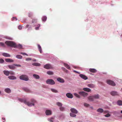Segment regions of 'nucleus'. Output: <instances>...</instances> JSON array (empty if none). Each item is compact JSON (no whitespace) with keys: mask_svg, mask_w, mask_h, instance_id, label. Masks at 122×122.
Masks as SVG:
<instances>
[{"mask_svg":"<svg viewBox=\"0 0 122 122\" xmlns=\"http://www.w3.org/2000/svg\"><path fill=\"white\" fill-rule=\"evenodd\" d=\"M0 46H1L3 47H5V45L2 42H0Z\"/></svg>","mask_w":122,"mask_h":122,"instance_id":"41","label":"nucleus"},{"mask_svg":"<svg viewBox=\"0 0 122 122\" xmlns=\"http://www.w3.org/2000/svg\"><path fill=\"white\" fill-rule=\"evenodd\" d=\"M110 94L112 96L117 95H118V92L116 91H112L110 93Z\"/></svg>","mask_w":122,"mask_h":122,"instance_id":"9","label":"nucleus"},{"mask_svg":"<svg viewBox=\"0 0 122 122\" xmlns=\"http://www.w3.org/2000/svg\"><path fill=\"white\" fill-rule=\"evenodd\" d=\"M74 95L76 97L78 98H80L81 97L80 96L76 93H74Z\"/></svg>","mask_w":122,"mask_h":122,"instance_id":"32","label":"nucleus"},{"mask_svg":"<svg viewBox=\"0 0 122 122\" xmlns=\"http://www.w3.org/2000/svg\"><path fill=\"white\" fill-rule=\"evenodd\" d=\"M71 116L72 117H75L76 116V115L72 113H71L70 114Z\"/></svg>","mask_w":122,"mask_h":122,"instance_id":"38","label":"nucleus"},{"mask_svg":"<svg viewBox=\"0 0 122 122\" xmlns=\"http://www.w3.org/2000/svg\"><path fill=\"white\" fill-rule=\"evenodd\" d=\"M121 112L122 113V110L121 111Z\"/></svg>","mask_w":122,"mask_h":122,"instance_id":"59","label":"nucleus"},{"mask_svg":"<svg viewBox=\"0 0 122 122\" xmlns=\"http://www.w3.org/2000/svg\"><path fill=\"white\" fill-rule=\"evenodd\" d=\"M29 25H27L26 26V27L27 28L29 26Z\"/></svg>","mask_w":122,"mask_h":122,"instance_id":"58","label":"nucleus"},{"mask_svg":"<svg viewBox=\"0 0 122 122\" xmlns=\"http://www.w3.org/2000/svg\"><path fill=\"white\" fill-rule=\"evenodd\" d=\"M121 36H122V35H121Z\"/></svg>","mask_w":122,"mask_h":122,"instance_id":"64","label":"nucleus"},{"mask_svg":"<svg viewBox=\"0 0 122 122\" xmlns=\"http://www.w3.org/2000/svg\"><path fill=\"white\" fill-rule=\"evenodd\" d=\"M97 111L98 112L102 113L104 112L103 110L101 108H99L97 110Z\"/></svg>","mask_w":122,"mask_h":122,"instance_id":"21","label":"nucleus"},{"mask_svg":"<svg viewBox=\"0 0 122 122\" xmlns=\"http://www.w3.org/2000/svg\"><path fill=\"white\" fill-rule=\"evenodd\" d=\"M35 29L36 30H38L39 29V27H37L35 28Z\"/></svg>","mask_w":122,"mask_h":122,"instance_id":"55","label":"nucleus"},{"mask_svg":"<svg viewBox=\"0 0 122 122\" xmlns=\"http://www.w3.org/2000/svg\"><path fill=\"white\" fill-rule=\"evenodd\" d=\"M5 60L7 62H13V60L10 59H6Z\"/></svg>","mask_w":122,"mask_h":122,"instance_id":"15","label":"nucleus"},{"mask_svg":"<svg viewBox=\"0 0 122 122\" xmlns=\"http://www.w3.org/2000/svg\"><path fill=\"white\" fill-rule=\"evenodd\" d=\"M56 105L60 107H61L62 106V104L61 103L59 102H57L56 103Z\"/></svg>","mask_w":122,"mask_h":122,"instance_id":"31","label":"nucleus"},{"mask_svg":"<svg viewBox=\"0 0 122 122\" xmlns=\"http://www.w3.org/2000/svg\"><path fill=\"white\" fill-rule=\"evenodd\" d=\"M89 100L91 101H93L94 100V99L93 96H90L88 97Z\"/></svg>","mask_w":122,"mask_h":122,"instance_id":"18","label":"nucleus"},{"mask_svg":"<svg viewBox=\"0 0 122 122\" xmlns=\"http://www.w3.org/2000/svg\"><path fill=\"white\" fill-rule=\"evenodd\" d=\"M5 92L7 93H10L11 92V90L10 89L7 88L5 89Z\"/></svg>","mask_w":122,"mask_h":122,"instance_id":"28","label":"nucleus"},{"mask_svg":"<svg viewBox=\"0 0 122 122\" xmlns=\"http://www.w3.org/2000/svg\"><path fill=\"white\" fill-rule=\"evenodd\" d=\"M47 84L51 85L54 84L55 83V82L52 79H48L46 81Z\"/></svg>","mask_w":122,"mask_h":122,"instance_id":"4","label":"nucleus"},{"mask_svg":"<svg viewBox=\"0 0 122 122\" xmlns=\"http://www.w3.org/2000/svg\"><path fill=\"white\" fill-rule=\"evenodd\" d=\"M62 68L65 69V68Z\"/></svg>","mask_w":122,"mask_h":122,"instance_id":"61","label":"nucleus"},{"mask_svg":"<svg viewBox=\"0 0 122 122\" xmlns=\"http://www.w3.org/2000/svg\"><path fill=\"white\" fill-rule=\"evenodd\" d=\"M57 80L58 81L61 83H63L65 82L64 79L60 77L58 78L57 79Z\"/></svg>","mask_w":122,"mask_h":122,"instance_id":"8","label":"nucleus"},{"mask_svg":"<svg viewBox=\"0 0 122 122\" xmlns=\"http://www.w3.org/2000/svg\"><path fill=\"white\" fill-rule=\"evenodd\" d=\"M11 80H15L16 79V77L14 76H10L8 77Z\"/></svg>","mask_w":122,"mask_h":122,"instance_id":"22","label":"nucleus"},{"mask_svg":"<svg viewBox=\"0 0 122 122\" xmlns=\"http://www.w3.org/2000/svg\"><path fill=\"white\" fill-rule=\"evenodd\" d=\"M89 70L90 72L92 73H96L97 72V70L94 69L90 68Z\"/></svg>","mask_w":122,"mask_h":122,"instance_id":"19","label":"nucleus"},{"mask_svg":"<svg viewBox=\"0 0 122 122\" xmlns=\"http://www.w3.org/2000/svg\"><path fill=\"white\" fill-rule=\"evenodd\" d=\"M20 78L22 80L27 81L28 80L29 78L28 76L25 75H22L20 77Z\"/></svg>","mask_w":122,"mask_h":122,"instance_id":"3","label":"nucleus"},{"mask_svg":"<svg viewBox=\"0 0 122 122\" xmlns=\"http://www.w3.org/2000/svg\"><path fill=\"white\" fill-rule=\"evenodd\" d=\"M22 28V27L21 25H19L18 27V28L19 30H21Z\"/></svg>","mask_w":122,"mask_h":122,"instance_id":"50","label":"nucleus"},{"mask_svg":"<svg viewBox=\"0 0 122 122\" xmlns=\"http://www.w3.org/2000/svg\"><path fill=\"white\" fill-rule=\"evenodd\" d=\"M107 83L113 86H115L116 85L115 83L112 81L108 80H107Z\"/></svg>","mask_w":122,"mask_h":122,"instance_id":"6","label":"nucleus"},{"mask_svg":"<svg viewBox=\"0 0 122 122\" xmlns=\"http://www.w3.org/2000/svg\"><path fill=\"white\" fill-rule=\"evenodd\" d=\"M5 38L7 39L10 40H12V38H11V37H10L6 36L5 37Z\"/></svg>","mask_w":122,"mask_h":122,"instance_id":"44","label":"nucleus"},{"mask_svg":"<svg viewBox=\"0 0 122 122\" xmlns=\"http://www.w3.org/2000/svg\"><path fill=\"white\" fill-rule=\"evenodd\" d=\"M74 67L75 68H76V67Z\"/></svg>","mask_w":122,"mask_h":122,"instance_id":"60","label":"nucleus"},{"mask_svg":"<svg viewBox=\"0 0 122 122\" xmlns=\"http://www.w3.org/2000/svg\"><path fill=\"white\" fill-rule=\"evenodd\" d=\"M87 86L89 87L92 88L95 87V85L93 84H89L87 85Z\"/></svg>","mask_w":122,"mask_h":122,"instance_id":"16","label":"nucleus"},{"mask_svg":"<svg viewBox=\"0 0 122 122\" xmlns=\"http://www.w3.org/2000/svg\"><path fill=\"white\" fill-rule=\"evenodd\" d=\"M24 89L25 91L27 92H30V91L27 88H24Z\"/></svg>","mask_w":122,"mask_h":122,"instance_id":"37","label":"nucleus"},{"mask_svg":"<svg viewBox=\"0 0 122 122\" xmlns=\"http://www.w3.org/2000/svg\"><path fill=\"white\" fill-rule=\"evenodd\" d=\"M64 66H65L67 69L69 70L70 69V67L67 64L64 63Z\"/></svg>","mask_w":122,"mask_h":122,"instance_id":"27","label":"nucleus"},{"mask_svg":"<svg viewBox=\"0 0 122 122\" xmlns=\"http://www.w3.org/2000/svg\"><path fill=\"white\" fill-rule=\"evenodd\" d=\"M44 68L47 69H49L52 68V66L49 64H47L44 66Z\"/></svg>","mask_w":122,"mask_h":122,"instance_id":"7","label":"nucleus"},{"mask_svg":"<svg viewBox=\"0 0 122 122\" xmlns=\"http://www.w3.org/2000/svg\"><path fill=\"white\" fill-rule=\"evenodd\" d=\"M37 46L39 51H40L41 53L42 52V51L41 46L39 44L37 45Z\"/></svg>","mask_w":122,"mask_h":122,"instance_id":"24","label":"nucleus"},{"mask_svg":"<svg viewBox=\"0 0 122 122\" xmlns=\"http://www.w3.org/2000/svg\"><path fill=\"white\" fill-rule=\"evenodd\" d=\"M37 22V19H33L32 21V23H36Z\"/></svg>","mask_w":122,"mask_h":122,"instance_id":"40","label":"nucleus"},{"mask_svg":"<svg viewBox=\"0 0 122 122\" xmlns=\"http://www.w3.org/2000/svg\"><path fill=\"white\" fill-rule=\"evenodd\" d=\"M117 104L119 106L122 105V101L120 100H118L117 102Z\"/></svg>","mask_w":122,"mask_h":122,"instance_id":"26","label":"nucleus"},{"mask_svg":"<svg viewBox=\"0 0 122 122\" xmlns=\"http://www.w3.org/2000/svg\"><path fill=\"white\" fill-rule=\"evenodd\" d=\"M73 72H76V73H78V74H79V72H77V71H75V70H74V71H73Z\"/></svg>","mask_w":122,"mask_h":122,"instance_id":"56","label":"nucleus"},{"mask_svg":"<svg viewBox=\"0 0 122 122\" xmlns=\"http://www.w3.org/2000/svg\"><path fill=\"white\" fill-rule=\"evenodd\" d=\"M5 43L8 46L14 48H17L19 49H21L22 48V46L20 44L16 45L14 42L10 41H6Z\"/></svg>","mask_w":122,"mask_h":122,"instance_id":"1","label":"nucleus"},{"mask_svg":"<svg viewBox=\"0 0 122 122\" xmlns=\"http://www.w3.org/2000/svg\"><path fill=\"white\" fill-rule=\"evenodd\" d=\"M20 54L24 55H26L27 56H28V55L26 53H25L21 52L20 53Z\"/></svg>","mask_w":122,"mask_h":122,"instance_id":"49","label":"nucleus"},{"mask_svg":"<svg viewBox=\"0 0 122 122\" xmlns=\"http://www.w3.org/2000/svg\"><path fill=\"white\" fill-rule=\"evenodd\" d=\"M53 119L54 118L53 117H51L50 119H49L48 120L51 122H53Z\"/></svg>","mask_w":122,"mask_h":122,"instance_id":"42","label":"nucleus"},{"mask_svg":"<svg viewBox=\"0 0 122 122\" xmlns=\"http://www.w3.org/2000/svg\"><path fill=\"white\" fill-rule=\"evenodd\" d=\"M31 60V59L30 58H26V60L27 61H30Z\"/></svg>","mask_w":122,"mask_h":122,"instance_id":"48","label":"nucleus"},{"mask_svg":"<svg viewBox=\"0 0 122 122\" xmlns=\"http://www.w3.org/2000/svg\"><path fill=\"white\" fill-rule=\"evenodd\" d=\"M8 66L10 69L12 70L14 69L15 68L14 64L13 65H9Z\"/></svg>","mask_w":122,"mask_h":122,"instance_id":"20","label":"nucleus"},{"mask_svg":"<svg viewBox=\"0 0 122 122\" xmlns=\"http://www.w3.org/2000/svg\"><path fill=\"white\" fill-rule=\"evenodd\" d=\"M104 116L106 117H108L110 116V115L109 113H107V114L105 115Z\"/></svg>","mask_w":122,"mask_h":122,"instance_id":"46","label":"nucleus"},{"mask_svg":"<svg viewBox=\"0 0 122 122\" xmlns=\"http://www.w3.org/2000/svg\"><path fill=\"white\" fill-rule=\"evenodd\" d=\"M71 111L72 113H74L75 114L77 113L78 112L74 108H72L71 109Z\"/></svg>","mask_w":122,"mask_h":122,"instance_id":"12","label":"nucleus"},{"mask_svg":"<svg viewBox=\"0 0 122 122\" xmlns=\"http://www.w3.org/2000/svg\"><path fill=\"white\" fill-rule=\"evenodd\" d=\"M103 112L104 114H106L108 112V111H104Z\"/></svg>","mask_w":122,"mask_h":122,"instance_id":"53","label":"nucleus"},{"mask_svg":"<svg viewBox=\"0 0 122 122\" xmlns=\"http://www.w3.org/2000/svg\"><path fill=\"white\" fill-rule=\"evenodd\" d=\"M83 89L84 91L88 92H90L91 91V90L90 89L88 88H84Z\"/></svg>","mask_w":122,"mask_h":122,"instance_id":"14","label":"nucleus"},{"mask_svg":"<svg viewBox=\"0 0 122 122\" xmlns=\"http://www.w3.org/2000/svg\"><path fill=\"white\" fill-rule=\"evenodd\" d=\"M32 65L34 66H39L40 65V64L39 63H33Z\"/></svg>","mask_w":122,"mask_h":122,"instance_id":"30","label":"nucleus"},{"mask_svg":"<svg viewBox=\"0 0 122 122\" xmlns=\"http://www.w3.org/2000/svg\"><path fill=\"white\" fill-rule=\"evenodd\" d=\"M79 76L82 79L86 80L88 79L87 77L84 75L81 74L79 75Z\"/></svg>","mask_w":122,"mask_h":122,"instance_id":"11","label":"nucleus"},{"mask_svg":"<svg viewBox=\"0 0 122 122\" xmlns=\"http://www.w3.org/2000/svg\"><path fill=\"white\" fill-rule=\"evenodd\" d=\"M94 99H98L99 98V96L98 94L94 95L93 96Z\"/></svg>","mask_w":122,"mask_h":122,"instance_id":"25","label":"nucleus"},{"mask_svg":"<svg viewBox=\"0 0 122 122\" xmlns=\"http://www.w3.org/2000/svg\"><path fill=\"white\" fill-rule=\"evenodd\" d=\"M66 96L68 98H72L73 97V95L70 93H68L66 94Z\"/></svg>","mask_w":122,"mask_h":122,"instance_id":"10","label":"nucleus"},{"mask_svg":"<svg viewBox=\"0 0 122 122\" xmlns=\"http://www.w3.org/2000/svg\"><path fill=\"white\" fill-rule=\"evenodd\" d=\"M60 109L61 111H63L64 110L65 108L63 107H60Z\"/></svg>","mask_w":122,"mask_h":122,"instance_id":"39","label":"nucleus"},{"mask_svg":"<svg viewBox=\"0 0 122 122\" xmlns=\"http://www.w3.org/2000/svg\"><path fill=\"white\" fill-rule=\"evenodd\" d=\"M15 19L16 20H17V19L15 17H13V20Z\"/></svg>","mask_w":122,"mask_h":122,"instance_id":"57","label":"nucleus"},{"mask_svg":"<svg viewBox=\"0 0 122 122\" xmlns=\"http://www.w3.org/2000/svg\"><path fill=\"white\" fill-rule=\"evenodd\" d=\"M2 119L3 120V122H4L5 121V118L3 117L2 118Z\"/></svg>","mask_w":122,"mask_h":122,"instance_id":"54","label":"nucleus"},{"mask_svg":"<svg viewBox=\"0 0 122 122\" xmlns=\"http://www.w3.org/2000/svg\"><path fill=\"white\" fill-rule=\"evenodd\" d=\"M33 76L34 78L37 79H38L40 78V77L39 76L36 74H34Z\"/></svg>","mask_w":122,"mask_h":122,"instance_id":"29","label":"nucleus"},{"mask_svg":"<svg viewBox=\"0 0 122 122\" xmlns=\"http://www.w3.org/2000/svg\"><path fill=\"white\" fill-rule=\"evenodd\" d=\"M16 57L18 59H21L22 58V56L20 55H18L16 56Z\"/></svg>","mask_w":122,"mask_h":122,"instance_id":"35","label":"nucleus"},{"mask_svg":"<svg viewBox=\"0 0 122 122\" xmlns=\"http://www.w3.org/2000/svg\"><path fill=\"white\" fill-rule=\"evenodd\" d=\"M2 55L5 57H10V55L9 54L5 53H4L2 54Z\"/></svg>","mask_w":122,"mask_h":122,"instance_id":"17","label":"nucleus"},{"mask_svg":"<svg viewBox=\"0 0 122 122\" xmlns=\"http://www.w3.org/2000/svg\"><path fill=\"white\" fill-rule=\"evenodd\" d=\"M51 90L52 92H53L57 93L58 92V91L57 90L54 89H51Z\"/></svg>","mask_w":122,"mask_h":122,"instance_id":"36","label":"nucleus"},{"mask_svg":"<svg viewBox=\"0 0 122 122\" xmlns=\"http://www.w3.org/2000/svg\"><path fill=\"white\" fill-rule=\"evenodd\" d=\"M1 93V92L0 91V94Z\"/></svg>","mask_w":122,"mask_h":122,"instance_id":"62","label":"nucleus"},{"mask_svg":"<svg viewBox=\"0 0 122 122\" xmlns=\"http://www.w3.org/2000/svg\"><path fill=\"white\" fill-rule=\"evenodd\" d=\"M3 72L4 74L7 76H9L10 73V72L8 71H4Z\"/></svg>","mask_w":122,"mask_h":122,"instance_id":"23","label":"nucleus"},{"mask_svg":"<svg viewBox=\"0 0 122 122\" xmlns=\"http://www.w3.org/2000/svg\"><path fill=\"white\" fill-rule=\"evenodd\" d=\"M4 61L2 59H0V63H2L4 62Z\"/></svg>","mask_w":122,"mask_h":122,"instance_id":"45","label":"nucleus"},{"mask_svg":"<svg viewBox=\"0 0 122 122\" xmlns=\"http://www.w3.org/2000/svg\"><path fill=\"white\" fill-rule=\"evenodd\" d=\"M10 74L11 75H13L14 74V73L12 71H11L10 72Z\"/></svg>","mask_w":122,"mask_h":122,"instance_id":"52","label":"nucleus"},{"mask_svg":"<svg viewBox=\"0 0 122 122\" xmlns=\"http://www.w3.org/2000/svg\"><path fill=\"white\" fill-rule=\"evenodd\" d=\"M47 74L49 75H52L53 74V73L52 71H48L47 73Z\"/></svg>","mask_w":122,"mask_h":122,"instance_id":"34","label":"nucleus"},{"mask_svg":"<svg viewBox=\"0 0 122 122\" xmlns=\"http://www.w3.org/2000/svg\"><path fill=\"white\" fill-rule=\"evenodd\" d=\"M78 93L81 96L84 97H86L88 95L87 93L84 92H79Z\"/></svg>","mask_w":122,"mask_h":122,"instance_id":"5","label":"nucleus"},{"mask_svg":"<svg viewBox=\"0 0 122 122\" xmlns=\"http://www.w3.org/2000/svg\"><path fill=\"white\" fill-rule=\"evenodd\" d=\"M28 15L29 17H31L32 16V14L31 13H30L28 14Z\"/></svg>","mask_w":122,"mask_h":122,"instance_id":"47","label":"nucleus"},{"mask_svg":"<svg viewBox=\"0 0 122 122\" xmlns=\"http://www.w3.org/2000/svg\"><path fill=\"white\" fill-rule=\"evenodd\" d=\"M46 114L47 115H51V111L49 110H47L45 112Z\"/></svg>","mask_w":122,"mask_h":122,"instance_id":"13","label":"nucleus"},{"mask_svg":"<svg viewBox=\"0 0 122 122\" xmlns=\"http://www.w3.org/2000/svg\"><path fill=\"white\" fill-rule=\"evenodd\" d=\"M47 17L46 16H43L42 17V20L43 21H45L46 20Z\"/></svg>","mask_w":122,"mask_h":122,"instance_id":"33","label":"nucleus"},{"mask_svg":"<svg viewBox=\"0 0 122 122\" xmlns=\"http://www.w3.org/2000/svg\"><path fill=\"white\" fill-rule=\"evenodd\" d=\"M84 105L86 107H88L89 106V105L86 103H85L84 104Z\"/></svg>","mask_w":122,"mask_h":122,"instance_id":"43","label":"nucleus"},{"mask_svg":"<svg viewBox=\"0 0 122 122\" xmlns=\"http://www.w3.org/2000/svg\"><path fill=\"white\" fill-rule=\"evenodd\" d=\"M91 108H93V107H91Z\"/></svg>","mask_w":122,"mask_h":122,"instance_id":"63","label":"nucleus"},{"mask_svg":"<svg viewBox=\"0 0 122 122\" xmlns=\"http://www.w3.org/2000/svg\"><path fill=\"white\" fill-rule=\"evenodd\" d=\"M14 65H15V66L18 67L21 66V65L19 64H14Z\"/></svg>","mask_w":122,"mask_h":122,"instance_id":"51","label":"nucleus"},{"mask_svg":"<svg viewBox=\"0 0 122 122\" xmlns=\"http://www.w3.org/2000/svg\"><path fill=\"white\" fill-rule=\"evenodd\" d=\"M18 100L20 102H24L25 104L29 106H34V103L36 102V100L33 99H32L31 100V101L32 102V103L27 102L26 100L22 99H19Z\"/></svg>","mask_w":122,"mask_h":122,"instance_id":"2","label":"nucleus"}]
</instances>
